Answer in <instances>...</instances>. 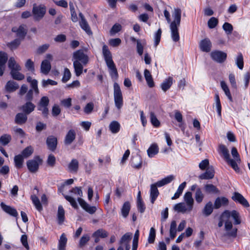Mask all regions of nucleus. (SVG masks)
<instances>
[{
  "label": "nucleus",
  "instance_id": "1",
  "mask_svg": "<svg viewBox=\"0 0 250 250\" xmlns=\"http://www.w3.org/2000/svg\"><path fill=\"white\" fill-rule=\"evenodd\" d=\"M73 60L75 74L80 76L83 73V65L88 63L89 58L83 50L80 49L73 53Z\"/></svg>",
  "mask_w": 250,
  "mask_h": 250
},
{
  "label": "nucleus",
  "instance_id": "2",
  "mask_svg": "<svg viewBox=\"0 0 250 250\" xmlns=\"http://www.w3.org/2000/svg\"><path fill=\"white\" fill-rule=\"evenodd\" d=\"M174 20L170 23V29L171 38L175 42L179 41L180 39L178 27L180 26L181 18V10L179 8H175L172 13Z\"/></svg>",
  "mask_w": 250,
  "mask_h": 250
},
{
  "label": "nucleus",
  "instance_id": "3",
  "mask_svg": "<svg viewBox=\"0 0 250 250\" xmlns=\"http://www.w3.org/2000/svg\"><path fill=\"white\" fill-rule=\"evenodd\" d=\"M102 50L105 61L109 69L110 76L112 79H115L118 75L117 70L112 60L111 53L106 45L103 46Z\"/></svg>",
  "mask_w": 250,
  "mask_h": 250
},
{
  "label": "nucleus",
  "instance_id": "4",
  "mask_svg": "<svg viewBox=\"0 0 250 250\" xmlns=\"http://www.w3.org/2000/svg\"><path fill=\"white\" fill-rule=\"evenodd\" d=\"M114 98L116 106L121 108L123 105V97L118 84L115 83L114 84Z\"/></svg>",
  "mask_w": 250,
  "mask_h": 250
},
{
  "label": "nucleus",
  "instance_id": "5",
  "mask_svg": "<svg viewBox=\"0 0 250 250\" xmlns=\"http://www.w3.org/2000/svg\"><path fill=\"white\" fill-rule=\"evenodd\" d=\"M231 153L233 158V159H231V160L233 162V165L232 163H230L229 161H228L227 163L231 167L235 172L239 173L240 172V168L238 165L241 163V159L239 154L235 147L232 148Z\"/></svg>",
  "mask_w": 250,
  "mask_h": 250
},
{
  "label": "nucleus",
  "instance_id": "6",
  "mask_svg": "<svg viewBox=\"0 0 250 250\" xmlns=\"http://www.w3.org/2000/svg\"><path fill=\"white\" fill-rule=\"evenodd\" d=\"M49 103V99L46 96L42 97L38 103V110L41 111L42 115L44 117H47L49 113L48 106Z\"/></svg>",
  "mask_w": 250,
  "mask_h": 250
},
{
  "label": "nucleus",
  "instance_id": "7",
  "mask_svg": "<svg viewBox=\"0 0 250 250\" xmlns=\"http://www.w3.org/2000/svg\"><path fill=\"white\" fill-rule=\"evenodd\" d=\"M34 19L36 21H40L46 13V7L43 5H34L32 10Z\"/></svg>",
  "mask_w": 250,
  "mask_h": 250
},
{
  "label": "nucleus",
  "instance_id": "8",
  "mask_svg": "<svg viewBox=\"0 0 250 250\" xmlns=\"http://www.w3.org/2000/svg\"><path fill=\"white\" fill-rule=\"evenodd\" d=\"M42 162V160L37 156L35 157L34 159L28 160L27 162V167L31 172L34 173L38 170L39 165Z\"/></svg>",
  "mask_w": 250,
  "mask_h": 250
},
{
  "label": "nucleus",
  "instance_id": "9",
  "mask_svg": "<svg viewBox=\"0 0 250 250\" xmlns=\"http://www.w3.org/2000/svg\"><path fill=\"white\" fill-rule=\"evenodd\" d=\"M230 216L234 219L235 224L238 225L241 223L239 213L237 211L232 210V211H229V210H225L222 213L223 219L227 218L229 220Z\"/></svg>",
  "mask_w": 250,
  "mask_h": 250
},
{
  "label": "nucleus",
  "instance_id": "10",
  "mask_svg": "<svg viewBox=\"0 0 250 250\" xmlns=\"http://www.w3.org/2000/svg\"><path fill=\"white\" fill-rule=\"evenodd\" d=\"M78 202L81 207L90 214H94L97 210V208L95 206H90L81 198H78Z\"/></svg>",
  "mask_w": 250,
  "mask_h": 250
},
{
  "label": "nucleus",
  "instance_id": "11",
  "mask_svg": "<svg viewBox=\"0 0 250 250\" xmlns=\"http://www.w3.org/2000/svg\"><path fill=\"white\" fill-rule=\"evenodd\" d=\"M12 31L16 33V35L18 37L23 39L27 34V28L26 25L22 24L18 28L17 27H13Z\"/></svg>",
  "mask_w": 250,
  "mask_h": 250
},
{
  "label": "nucleus",
  "instance_id": "12",
  "mask_svg": "<svg viewBox=\"0 0 250 250\" xmlns=\"http://www.w3.org/2000/svg\"><path fill=\"white\" fill-rule=\"evenodd\" d=\"M227 236L235 237L237 235V229L232 227V224L230 221H226L225 224Z\"/></svg>",
  "mask_w": 250,
  "mask_h": 250
},
{
  "label": "nucleus",
  "instance_id": "13",
  "mask_svg": "<svg viewBox=\"0 0 250 250\" xmlns=\"http://www.w3.org/2000/svg\"><path fill=\"white\" fill-rule=\"evenodd\" d=\"M210 55L213 60L218 62H224L227 58V54L221 51H213Z\"/></svg>",
  "mask_w": 250,
  "mask_h": 250
},
{
  "label": "nucleus",
  "instance_id": "14",
  "mask_svg": "<svg viewBox=\"0 0 250 250\" xmlns=\"http://www.w3.org/2000/svg\"><path fill=\"white\" fill-rule=\"evenodd\" d=\"M35 107V105L31 102H26L20 108L23 113L29 115L34 110Z\"/></svg>",
  "mask_w": 250,
  "mask_h": 250
},
{
  "label": "nucleus",
  "instance_id": "15",
  "mask_svg": "<svg viewBox=\"0 0 250 250\" xmlns=\"http://www.w3.org/2000/svg\"><path fill=\"white\" fill-rule=\"evenodd\" d=\"M232 199L236 202H238L245 207H249V204L247 200L243 197L242 195L238 192H234L232 197Z\"/></svg>",
  "mask_w": 250,
  "mask_h": 250
},
{
  "label": "nucleus",
  "instance_id": "16",
  "mask_svg": "<svg viewBox=\"0 0 250 250\" xmlns=\"http://www.w3.org/2000/svg\"><path fill=\"white\" fill-rule=\"evenodd\" d=\"M76 138V132L75 130L70 129L67 133L64 140L66 145H70L74 141Z\"/></svg>",
  "mask_w": 250,
  "mask_h": 250
},
{
  "label": "nucleus",
  "instance_id": "17",
  "mask_svg": "<svg viewBox=\"0 0 250 250\" xmlns=\"http://www.w3.org/2000/svg\"><path fill=\"white\" fill-rule=\"evenodd\" d=\"M211 43L208 39L202 40L200 43V47L202 51L208 52L211 50Z\"/></svg>",
  "mask_w": 250,
  "mask_h": 250
},
{
  "label": "nucleus",
  "instance_id": "18",
  "mask_svg": "<svg viewBox=\"0 0 250 250\" xmlns=\"http://www.w3.org/2000/svg\"><path fill=\"white\" fill-rule=\"evenodd\" d=\"M46 144L49 149L52 151L55 150L57 145V139L53 136H49L46 140Z\"/></svg>",
  "mask_w": 250,
  "mask_h": 250
},
{
  "label": "nucleus",
  "instance_id": "19",
  "mask_svg": "<svg viewBox=\"0 0 250 250\" xmlns=\"http://www.w3.org/2000/svg\"><path fill=\"white\" fill-rule=\"evenodd\" d=\"M174 209L178 212L183 213L190 212L192 209H189V207L186 205L184 203H180L175 205Z\"/></svg>",
  "mask_w": 250,
  "mask_h": 250
},
{
  "label": "nucleus",
  "instance_id": "20",
  "mask_svg": "<svg viewBox=\"0 0 250 250\" xmlns=\"http://www.w3.org/2000/svg\"><path fill=\"white\" fill-rule=\"evenodd\" d=\"M0 206L2 209L9 215L14 217H17L18 216V212L14 208H12L9 206H7L2 202L1 203Z\"/></svg>",
  "mask_w": 250,
  "mask_h": 250
},
{
  "label": "nucleus",
  "instance_id": "21",
  "mask_svg": "<svg viewBox=\"0 0 250 250\" xmlns=\"http://www.w3.org/2000/svg\"><path fill=\"white\" fill-rule=\"evenodd\" d=\"M214 176V171L212 167H209L206 171L201 174L199 178L200 179H210L213 178Z\"/></svg>",
  "mask_w": 250,
  "mask_h": 250
},
{
  "label": "nucleus",
  "instance_id": "22",
  "mask_svg": "<svg viewBox=\"0 0 250 250\" xmlns=\"http://www.w3.org/2000/svg\"><path fill=\"white\" fill-rule=\"evenodd\" d=\"M184 201L189 209H192L193 207L194 200L192 197V193L191 192H187L184 197Z\"/></svg>",
  "mask_w": 250,
  "mask_h": 250
},
{
  "label": "nucleus",
  "instance_id": "23",
  "mask_svg": "<svg viewBox=\"0 0 250 250\" xmlns=\"http://www.w3.org/2000/svg\"><path fill=\"white\" fill-rule=\"evenodd\" d=\"M51 68V63L48 60L42 61L41 65V71L44 75H47Z\"/></svg>",
  "mask_w": 250,
  "mask_h": 250
},
{
  "label": "nucleus",
  "instance_id": "24",
  "mask_svg": "<svg viewBox=\"0 0 250 250\" xmlns=\"http://www.w3.org/2000/svg\"><path fill=\"white\" fill-rule=\"evenodd\" d=\"M219 151L221 153L225 160L227 162L228 161H229L230 163L233 164V162L232 160H231V158H230V155L229 154V151L227 147L224 145H220L219 146Z\"/></svg>",
  "mask_w": 250,
  "mask_h": 250
},
{
  "label": "nucleus",
  "instance_id": "25",
  "mask_svg": "<svg viewBox=\"0 0 250 250\" xmlns=\"http://www.w3.org/2000/svg\"><path fill=\"white\" fill-rule=\"evenodd\" d=\"M27 120V115L24 113H19L16 116L15 119V123L19 125H22L25 124Z\"/></svg>",
  "mask_w": 250,
  "mask_h": 250
},
{
  "label": "nucleus",
  "instance_id": "26",
  "mask_svg": "<svg viewBox=\"0 0 250 250\" xmlns=\"http://www.w3.org/2000/svg\"><path fill=\"white\" fill-rule=\"evenodd\" d=\"M8 65L11 71L21 70V69L20 65L16 62L15 59L13 57L9 58L8 61Z\"/></svg>",
  "mask_w": 250,
  "mask_h": 250
},
{
  "label": "nucleus",
  "instance_id": "27",
  "mask_svg": "<svg viewBox=\"0 0 250 250\" xmlns=\"http://www.w3.org/2000/svg\"><path fill=\"white\" fill-rule=\"evenodd\" d=\"M157 183L152 184L150 188V198L151 202L153 204L159 195V191L157 189Z\"/></svg>",
  "mask_w": 250,
  "mask_h": 250
},
{
  "label": "nucleus",
  "instance_id": "28",
  "mask_svg": "<svg viewBox=\"0 0 250 250\" xmlns=\"http://www.w3.org/2000/svg\"><path fill=\"white\" fill-rule=\"evenodd\" d=\"M175 176L173 175H170L158 181L156 183L158 187H161L170 183L175 179Z\"/></svg>",
  "mask_w": 250,
  "mask_h": 250
},
{
  "label": "nucleus",
  "instance_id": "29",
  "mask_svg": "<svg viewBox=\"0 0 250 250\" xmlns=\"http://www.w3.org/2000/svg\"><path fill=\"white\" fill-rule=\"evenodd\" d=\"M130 163L132 167L137 169L141 168L142 166L141 157L138 155L133 156L131 159Z\"/></svg>",
  "mask_w": 250,
  "mask_h": 250
},
{
  "label": "nucleus",
  "instance_id": "30",
  "mask_svg": "<svg viewBox=\"0 0 250 250\" xmlns=\"http://www.w3.org/2000/svg\"><path fill=\"white\" fill-rule=\"evenodd\" d=\"M144 76L146 81L147 84L149 87H153L154 86V83L150 71L147 69H145L144 71Z\"/></svg>",
  "mask_w": 250,
  "mask_h": 250
},
{
  "label": "nucleus",
  "instance_id": "31",
  "mask_svg": "<svg viewBox=\"0 0 250 250\" xmlns=\"http://www.w3.org/2000/svg\"><path fill=\"white\" fill-rule=\"evenodd\" d=\"M19 87V86L17 83L12 81H9L6 83L5 89L8 92H12L18 89Z\"/></svg>",
  "mask_w": 250,
  "mask_h": 250
},
{
  "label": "nucleus",
  "instance_id": "32",
  "mask_svg": "<svg viewBox=\"0 0 250 250\" xmlns=\"http://www.w3.org/2000/svg\"><path fill=\"white\" fill-rule=\"evenodd\" d=\"M228 200L225 197H218L214 202L215 208H219L222 206H226L228 204Z\"/></svg>",
  "mask_w": 250,
  "mask_h": 250
},
{
  "label": "nucleus",
  "instance_id": "33",
  "mask_svg": "<svg viewBox=\"0 0 250 250\" xmlns=\"http://www.w3.org/2000/svg\"><path fill=\"white\" fill-rule=\"evenodd\" d=\"M65 211L62 206L60 205L58 207L57 212V218L58 223L62 224L64 221L65 219Z\"/></svg>",
  "mask_w": 250,
  "mask_h": 250
},
{
  "label": "nucleus",
  "instance_id": "34",
  "mask_svg": "<svg viewBox=\"0 0 250 250\" xmlns=\"http://www.w3.org/2000/svg\"><path fill=\"white\" fill-rule=\"evenodd\" d=\"M159 151V148L157 144H153L147 149V152L149 157H153L156 155Z\"/></svg>",
  "mask_w": 250,
  "mask_h": 250
},
{
  "label": "nucleus",
  "instance_id": "35",
  "mask_svg": "<svg viewBox=\"0 0 250 250\" xmlns=\"http://www.w3.org/2000/svg\"><path fill=\"white\" fill-rule=\"evenodd\" d=\"M173 83V79L172 77H169L167 79H166L163 83L161 84V88L162 90L166 92L167 90L171 86Z\"/></svg>",
  "mask_w": 250,
  "mask_h": 250
},
{
  "label": "nucleus",
  "instance_id": "36",
  "mask_svg": "<svg viewBox=\"0 0 250 250\" xmlns=\"http://www.w3.org/2000/svg\"><path fill=\"white\" fill-rule=\"evenodd\" d=\"M68 169L70 172H76L79 168V162L76 159H73L68 165Z\"/></svg>",
  "mask_w": 250,
  "mask_h": 250
},
{
  "label": "nucleus",
  "instance_id": "37",
  "mask_svg": "<svg viewBox=\"0 0 250 250\" xmlns=\"http://www.w3.org/2000/svg\"><path fill=\"white\" fill-rule=\"evenodd\" d=\"M221 86L223 90L224 91L225 95L228 98L230 102L232 101V98L227 83L224 81L221 82Z\"/></svg>",
  "mask_w": 250,
  "mask_h": 250
},
{
  "label": "nucleus",
  "instance_id": "38",
  "mask_svg": "<svg viewBox=\"0 0 250 250\" xmlns=\"http://www.w3.org/2000/svg\"><path fill=\"white\" fill-rule=\"evenodd\" d=\"M24 161V158L22 156V155H17L14 157V163L15 167L17 168H21L23 166V163Z\"/></svg>",
  "mask_w": 250,
  "mask_h": 250
},
{
  "label": "nucleus",
  "instance_id": "39",
  "mask_svg": "<svg viewBox=\"0 0 250 250\" xmlns=\"http://www.w3.org/2000/svg\"><path fill=\"white\" fill-rule=\"evenodd\" d=\"M67 239L64 233L60 237L59 242V250H65Z\"/></svg>",
  "mask_w": 250,
  "mask_h": 250
},
{
  "label": "nucleus",
  "instance_id": "40",
  "mask_svg": "<svg viewBox=\"0 0 250 250\" xmlns=\"http://www.w3.org/2000/svg\"><path fill=\"white\" fill-rule=\"evenodd\" d=\"M213 211V205L211 202H208L205 206L203 210V213L206 216H208L211 214Z\"/></svg>",
  "mask_w": 250,
  "mask_h": 250
},
{
  "label": "nucleus",
  "instance_id": "41",
  "mask_svg": "<svg viewBox=\"0 0 250 250\" xmlns=\"http://www.w3.org/2000/svg\"><path fill=\"white\" fill-rule=\"evenodd\" d=\"M109 128L110 130L113 133H116L119 132L120 128V125L117 121H112L109 125Z\"/></svg>",
  "mask_w": 250,
  "mask_h": 250
},
{
  "label": "nucleus",
  "instance_id": "42",
  "mask_svg": "<svg viewBox=\"0 0 250 250\" xmlns=\"http://www.w3.org/2000/svg\"><path fill=\"white\" fill-rule=\"evenodd\" d=\"M20 70L10 71V74L13 79L21 81L24 79V75L20 72Z\"/></svg>",
  "mask_w": 250,
  "mask_h": 250
},
{
  "label": "nucleus",
  "instance_id": "43",
  "mask_svg": "<svg viewBox=\"0 0 250 250\" xmlns=\"http://www.w3.org/2000/svg\"><path fill=\"white\" fill-rule=\"evenodd\" d=\"M80 25L81 28L85 31L88 35L92 34V31L90 28L86 20L80 21Z\"/></svg>",
  "mask_w": 250,
  "mask_h": 250
},
{
  "label": "nucleus",
  "instance_id": "44",
  "mask_svg": "<svg viewBox=\"0 0 250 250\" xmlns=\"http://www.w3.org/2000/svg\"><path fill=\"white\" fill-rule=\"evenodd\" d=\"M31 198L37 209L39 211H41L42 209V208L38 197L35 195H33L31 196Z\"/></svg>",
  "mask_w": 250,
  "mask_h": 250
},
{
  "label": "nucleus",
  "instance_id": "45",
  "mask_svg": "<svg viewBox=\"0 0 250 250\" xmlns=\"http://www.w3.org/2000/svg\"><path fill=\"white\" fill-rule=\"evenodd\" d=\"M11 136L8 134H4L0 137V144L3 146L7 145L11 140Z\"/></svg>",
  "mask_w": 250,
  "mask_h": 250
},
{
  "label": "nucleus",
  "instance_id": "46",
  "mask_svg": "<svg viewBox=\"0 0 250 250\" xmlns=\"http://www.w3.org/2000/svg\"><path fill=\"white\" fill-rule=\"evenodd\" d=\"M33 152V148L31 146H30L26 147L25 148H24L22 150V151L21 152V153L20 155H22V156L24 158H27L30 155H32Z\"/></svg>",
  "mask_w": 250,
  "mask_h": 250
},
{
  "label": "nucleus",
  "instance_id": "47",
  "mask_svg": "<svg viewBox=\"0 0 250 250\" xmlns=\"http://www.w3.org/2000/svg\"><path fill=\"white\" fill-rule=\"evenodd\" d=\"M176 227H177V224L175 221H172L170 224V236L171 239H173L175 238L176 235Z\"/></svg>",
  "mask_w": 250,
  "mask_h": 250
},
{
  "label": "nucleus",
  "instance_id": "48",
  "mask_svg": "<svg viewBox=\"0 0 250 250\" xmlns=\"http://www.w3.org/2000/svg\"><path fill=\"white\" fill-rule=\"evenodd\" d=\"M205 189L208 193H217L219 192L217 188L212 184H207L205 185Z\"/></svg>",
  "mask_w": 250,
  "mask_h": 250
},
{
  "label": "nucleus",
  "instance_id": "49",
  "mask_svg": "<svg viewBox=\"0 0 250 250\" xmlns=\"http://www.w3.org/2000/svg\"><path fill=\"white\" fill-rule=\"evenodd\" d=\"M204 197V195L202 193L200 188H198L196 190L195 194V199L198 203H200L202 202Z\"/></svg>",
  "mask_w": 250,
  "mask_h": 250
},
{
  "label": "nucleus",
  "instance_id": "50",
  "mask_svg": "<svg viewBox=\"0 0 250 250\" xmlns=\"http://www.w3.org/2000/svg\"><path fill=\"white\" fill-rule=\"evenodd\" d=\"M137 208H138V210L141 213H143L145 211V210L146 209L145 206L143 201L141 199L140 192H139L138 196Z\"/></svg>",
  "mask_w": 250,
  "mask_h": 250
},
{
  "label": "nucleus",
  "instance_id": "51",
  "mask_svg": "<svg viewBox=\"0 0 250 250\" xmlns=\"http://www.w3.org/2000/svg\"><path fill=\"white\" fill-rule=\"evenodd\" d=\"M70 192L73 194L74 195L77 196V197L76 198L77 200L78 197L81 198V197L83 196V191L81 187H77L72 188L70 190Z\"/></svg>",
  "mask_w": 250,
  "mask_h": 250
},
{
  "label": "nucleus",
  "instance_id": "52",
  "mask_svg": "<svg viewBox=\"0 0 250 250\" xmlns=\"http://www.w3.org/2000/svg\"><path fill=\"white\" fill-rule=\"evenodd\" d=\"M64 197L65 199L70 203L72 207L74 208H78V206L76 201V198H75L73 196L64 195Z\"/></svg>",
  "mask_w": 250,
  "mask_h": 250
},
{
  "label": "nucleus",
  "instance_id": "53",
  "mask_svg": "<svg viewBox=\"0 0 250 250\" xmlns=\"http://www.w3.org/2000/svg\"><path fill=\"white\" fill-rule=\"evenodd\" d=\"M139 236V230H137L134 234L133 237L132 250H137L138 245Z\"/></svg>",
  "mask_w": 250,
  "mask_h": 250
},
{
  "label": "nucleus",
  "instance_id": "54",
  "mask_svg": "<svg viewBox=\"0 0 250 250\" xmlns=\"http://www.w3.org/2000/svg\"><path fill=\"white\" fill-rule=\"evenodd\" d=\"M108 236L106 231L103 229H99L96 231L92 235V236H98L101 238H105Z\"/></svg>",
  "mask_w": 250,
  "mask_h": 250
},
{
  "label": "nucleus",
  "instance_id": "55",
  "mask_svg": "<svg viewBox=\"0 0 250 250\" xmlns=\"http://www.w3.org/2000/svg\"><path fill=\"white\" fill-rule=\"evenodd\" d=\"M150 117L151 123L154 126L158 127L160 126V123L153 112H150Z\"/></svg>",
  "mask_w": 250,
  "mask_h": 250
},
{
  "label": "nucleus",
  "instance_id": "56",
  "mask_svg": "<svg viewBox=\"0 0 250 250\" xmlns=\"http://www.w3.org/2000/svg\"><path fill=\"white\" fill-rule=\"evenodd\" d=\"M71 76V74L69 69L65 68L62 78V82L64 83H66L70 79Z\"/></svg>",
  "mask_w": 250,
  "mask_h": 250
},
{
  "label": "nucleus",
  "instance_id": "57",
  "mask_svg": "<svg viewBox=\"0 0 250 250\" xmlns=\"http://www.w3.org/2000/svg\"><path fill=\"white\" fill-rule=\"evenodd\" d=\"M236 63L240 69H242L244 66L243 57L241 53H239L236 60Z\"/></svg>",
  "mask_w": 250,
  "mask_h": 250
},
{
  "label": "nucleus",
  "instance_id": "58",
  "mask_svg": "<svg viewBox=\"0 0 250 250\" xmlns=\"http://www.w3.org/2000/svg\"><path fill=\"white\" fill-rule=\"evenodd\" d=\"M155 229L153 228H151L150 229L149 236L148 238V242L149 243L152 244L154 242L155 239Z\"/></svg>",
  "mask_w": 250,
  "mask_h": 250
},
{
  "label": "nucleus",
  "instance_id": "59",
  "mask_svg": "<svg viewBox=\"0 0 250 250\" xmlns=\"http://www.w3.org/2000/svg\"><path fill=\"white\" fill-rule=\"evenodd\" d=\"M218 23L217 19L215 17L211 18L208 22V26L209 28H213L215 27Z\"/></svg>",
  "mask_w": 250,
  "mask_h": 250
},
{
  "label": "nucleus",
  "instance_id": "60",
  "mask_svg": "<svg viewBox=\"0 0 250 250\" xmlns=\"http://www.w3.org/2000/svg\"><path fill=\"white\" fill-rule=\"evenodd\" d=\"M90 240V237L88 234L83 235L80 239L79 246L83 247Z\"/></svg>",
  "mask_w": 250,
  "mask_h": 250
},
{
  "label": "nucleus",
  "instance_id": "61",
  "mask_svg": "<svg viewBox=\"0 0 250 250\" xmlns=\"http://www.w3.org/2000/svg\"><path fill=\"white\" fill-rule=\"evenodd\" d=\"M21 42L19 39H15L8 44V46L11 49H15L20 44Z\"/></svg>",
  "mask_w": 250,
  "mask_h": 250
},
{
  "label": "nucleus",
  "instance_id": "62",
  "mask_svg": "<svg viewBox=\"0 0 250 250\" xmlns=\"http://www.w3.org/2000/svg\"><path fill=\"white\" fill-rule=\"evenodd\" d=\"M223 28L228 34H231L233 30L232 25L228 22H225L223 24Z\"/></svg>",
  "mask_w": 250,
  "mask_h": 250
},
{
  "label": "nucleus",
  "instance_id": "63",
  "mask_svg": "<svg viewBox=\"0 0 250 250\" xmlns=\"http://www.w3.org/2000/svg\"><path fill=\"white\" fill-rule=\"evenodd\" d=\"M25 67L29 71L34 72L35 71L34 64L31 59H28L25 64Z\"/></svg>",
  "mask_w": 250,
  "mask_h": 250
},
{
  "label": "nucleus",
  "instance_id": "64",
  "mask_svg": "<svg viewBox=\"0 0 250 250\" xmlns=\"http://www.w3.org/2000/svg\"><path fill=\"white\" fill-rule=\"evenodd\" d=\"M47 164L51 167H53L56 163V158L53 154H50L47 160Z\"/></svg>",
  "mask_w": 250,
  "mask_h": 250
}]
</instances>
